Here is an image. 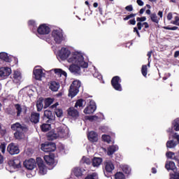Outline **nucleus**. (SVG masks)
Returning a JSON list of instances; mask_svg holds the SVG:
<instances>
[{"instance_id":"32","label":"nucleus","mask_w":179,"mask_h":179,"mask_svg":"<svg viewBox=\"0 0 179 179\" xmlns=\"http://www.w3.org/2000/svg\"><path fill=\"white\" fill-rule=\"evenodd\" d=\"M73 174L76 176V177H82L83 176V172L82 171V169L80 168H76L73 170Z\"/></svg>"},{"instance_id":"31","label":"nucleus","mask_w":179,"mask_h":179,"mask_svg":"<svg viewBox=\"0 0 179 179\" xmlns=\"http://www.w3.org/2000/svg\"><path fill=\"white\" fill-rule=\"evenodd\" d=\"M57 138H58V135L54 131H50L48 134V138L49 139V141H55Z\"/></svg>"},{"instance_id":"9","label":"nucleus","mask_w":179,"mask_h":179,"mask_svg":"<svg viewBox=\"0 0 179 179\" xmlns=\"http://www.w3.org/2000/svg\"><path fill=\"white\" fill-rule=\"evenodd\" d=\"M7 151L11 155H19L20 153V150L19 147L15 144V143H10L7 147Z\"/></svg>"},{"instance_id":"50","label":"nucleus","mask_w":179,"mask_h":179,"mask_svg":"<svg viewBox=\"0 0 179 179\" xmlns=\"http://www.w3.org/2000/svg\"><path fill=\"white\" fill-rule=\"evenodd\" d=\"M124 9L127 12H132L134 10V6H132V4H130L129 6H127Z\"/></svg>"},{"instance_id":"11","label":"nucleus","mask_w":179,"mask_h":179,"mask_svg":"<svg viewBox=\"0 0 179 179\" xmlns=\"http://www.w3.org/2000/svg\"><path fill=\"white\" fill-rule=\"evenodd\" d=\"M24 167L27 169V170H34L36 167V160L34 159H29V160H26L23 163Z\"/></svg>"},{"instance_id":"43","label":"nucleus","mask_w":179,"mask_h":179,"mask_svg":"<svg viewBox=\"0 0 179 179\" xmlns=\"http://www.w3.org/2000/svg\"><path fill=\"white\" fill-rule=\"evenodd\" d=\"M122 171L123 173H124V174H127V176H129V174H131V169L127 165L122 167Z\"/></svg>"},{"instance_id":"12","label":"nucleus","mask_w":179,"mask_h":179,"mask_svg":"<svg viewBox=\"0 0 179 179\" xmlns=\"http://www.w3.org/2000/svg\"><path fill=\"white\" fill-rule=\"evenodd\" d=\"M69 55H71V52L66 48H62L59 52V57L62 61H65Z\"/></svg>"},{"instance_id":"25","label":"nucleus","mask_w":179,"mask_h":179,"mask_svg":"<svg viewBox=\"0 0 179 179\" xmlns=\"http://www.w3.org/2000/svg\"><path fill=\"white\" fill-rule=\"evenodd\" d=\"M58 138H65L66 136V133L65 132V129L62 127H58L57 129V133Z\"/></svg>"},{"instance_id":"17","label":"nucleus","mask_w":179,"mask_h":179,"mask_svg":"<svg viewBox=\"0 0 179 179\" xmlns=\"http://www.w3.org/2000/svg\"><path fill=\"white\" fill-rule=\"evenodd\" d=\"M33 73L34 76V78L36 80H41V78H43L44 73H43V70L41 69H35L33 71Z\"/></svg>"},{"instance_id":"8","label":"nucleus","mask_w":179,"mask_h":179,"mask_svg":"<svg viewBox=\"0 0 179 179\" xmlns=\"http://www.w3.org/2000/svg\"><path fill=\"white\" fill-rule=\"evenodd\" d=\"M50 31L51 29L45 24H41L37 29V32L40 36H47Z\"/></svg>"},{"instance_id":"55","label":"nucleus","mask_w":179,"mask_h":179,"mask_svg":"<svg viewBox=\"0 0 179 179\" xmlns=\"http://www.w3.org/2000/svg\"><path fill=\"white\" fill-rule=\"evenodd\" d=\"M173 24H176V26H179V17L176 16L175 20L172 22Z\"/></svg>"},{"instance_id":"52","label":"nucleus","mask_w":179,"mask_h":179,"mask_svg":"<svg viewBox=\"0 0 179 179\" xmlns=\"http://www.w3.org/2000/svg\"><path fill=\"white\" fill-rule=\"evenodd\" d=\"M20 76V73L19 71H14L13 78L14 79H19V77Z\"/></svg>"},{"instance_id":"22","label":"nucleus","mask_w":179,"mask_h":179,"mask_svg":"<svg viewBox=\"0 0 179 179\" xmlns=\"http://www.w3.org/2000/svg\"><path fill=\"white\" fill-rule=\"evenodd\" d=\"M0 59L5 62H12V58H10V57L8 55V53L5 52H0Z\"/></svg>"},{"instance_id":"30","label":"nucleus","mask_w":179,"mask_h":179,"mask_svg":"<svg viewBox=\"0 0 179 179\" xmlns=\"http://www.w3.org/2000/svg\"><path fill=\"white\" fill-rule=\"evenodd\" d=\"M45 105H44V108H48L50 106L54 103V99L52 98H47L44 101Z\"/></svg>"},{"instance_id":"45","label":"nucleus","mask_w":179,"mask_h":179,"mask_svg":"<svg viewBox=\"0 0 179 179\" xmlns=\"http://www.w3.org/2000/svg\"><path fill=\"white\" fill-rule=\"evenodd\" d=\"M166 157H168V159H173V160L177 161V158L176 157H173V156H174V152L169 151L166 152Z\"/></svg>"},{"instance_id":"59","label":"nucleus","mask_w":179,"mask_h":179,"mask_svg":"<svg viewBox=\"0 0 179 179\" xmlns=\"http://www.w3.org/2000/svg\"><path fill=\"white\" fill-rule=\"evenodd\" d=\"M166 18L167 20H171V19H173V13H169Z\"/></svg>"},{"instance_id":"28","label":"nucleus","mask_w":179,"mask_h":179,"mask_svg":"<svg viewBox=\"0 0 179 179\" xmlns=\"http://www.w3.org/2000/svg\"><path fill=\"white\" fill-rule=\"evenodd\" d=\"M12 166L14 169H20V167H22V162H20V159H15L13 160Z\"/></svg>"},{"instance_id":"60","label":"nucleus","mask_w":179,"mask_h":179,"mask_svg":"<svg viewBox=\"0 0 179 179\" xmlns=\"http://www.w3.org/2000/svg\"><path fill=\"white\" fill-rule=\"evenodd\" d=\"M145 10H146V6L142 8L139 10L140 15H143V13L145 12Z\"/></svg>"},{"instance_id":"64","label":"nucleus","mask_w":179,"mask_h":179,"mask_svg":"<svg viewBox=\"0 0 179 179\" xmlns=\"http://www.w3.org/2000/svg\"><path fill=\"white\" fill-rule=\"evenodd\" d=\"M3 163V156L0 153V164Z\"/></svg>"},{"instance_id":"54","label":"nucleus","mask_w":179,"mask_h":179,"mask_svg":"<svg viewBox=\"0 0 179 179\" xmlns=\"http://www.w3.org/2000/svg\"><path fill=\"white\" fill-rule=\"evenodd\" d=\"M28 26H32V27H36V21L30 20L28 21Z\"/></svg>"},{"instance_id":"47","label":"nucleus","mask_w":179,"mask_h":179,"mask_svg":"<svg viewBox=\"0 0 179 179\" xmlns=\"http://www.w3.org/2000/svg\"><path fill=\"white\" fill-rule=\"evenodd\" d=\"M136 16V13H131L130 15H127L125 17L123 18V20L127 21L129 20V19H132L133 17H135Z\"/></svg>"},{"instance_id":"34","label":"nucleus","mask_w":179,"mask_h":179,"mask_svg":"<svg viewBox=\"0 0 179 179\" xmlns=\"http://www.w3.org/2000/svg\"><path fill=\"white\" fill-rule=\"evenodd\" d=\"M177 146V143L174 142V140L168 141L166 142V148L169 149H172V148H176Z\"/></svg>"},{"instance_id":"36","label":"nucleus","mask_w":179,"mask_h":179,"mask_svg":"<svg viewBox=\"0 0 179 179\" xmlns=\"http://www.w3.org/2000/svg\"><path fill=\"white\" fill-rule=\"evenodd\" d=\"M55 114L58 118H61L64 115V111L61 108L55 109Z\"/></svg>"},{"instance_id":"29","label":"nucleus","mask_w":179,"mask_h":179,"mask_svg":"<svg viewBox=\"0 0 179 179\" xmlns=\"http://www.w3.org/2000/svg\"><path fill=\"white\" fill-rule=\"evenodd\" d=\"M44 101V99H39L37 101H36V108H37V111L40 112L41 111V110H43L44 105L43 104V102Z\"/></svg>"},{"instance_id":"46","label":"nucleus","mask_w":179,"mask_h":179,"mask_svg":"<svg viewBox=\"0 0 179 179\" xmlns=\"http://www.w3.org/2000/svg\"><path fill=\"white\" fill-rule=\"evenodd\" d=\"M83 163H85V164H92V160L90 159V158L86 157H83L82 158Z\"/></svg>"},{"instance_id":"48","label":"nucleus","mask_w":179,"mask_h":179,"mask_svg":"<svg viewBox=\"0 0 179 179\" xmlns=\"http://www.w3.org/2000/svg\"><path fill=\"white\" fill-rule=\"evenodd\" d=\"M0 150L1 151V152L5 153L6 150V143H3L1 144Z\"/></svg>"},{"instance_id":"57","label":"nucleus","mask_w":179,"mask_h":179,"mask_svg":"<svg viewBox=\"0 0 179 179\" xmlns=\"http://www.w3.org/2000/svg\"><path fill=\"white\" fill-rule=\"evenodd\" d=\"M136 3L138 6H143L145 5V3L142 0H136Z\"/></svg>"},{"instance_id":"37","label":"nucleus","mask_w":179,"mask_h":179,"mask_svg":"<svg viewBox=\"0 0 179 179\" xmlns=\"http://www.w3.org/2000/svg\"><path fill=\"white\" fill-rule=\"evenodd\" d=\"M173 129L176 131H179V118L176 119L173 122Z\"/></svg>"},{"instance_id":"23","label":"nucleus","mask_w":179,"mask_h":179,"mask_svg":"<svg viewBox=\"0 0 179 179\" xmlns=\"http://www.w3.org/2000/svg\"><path fill=\"white\" fill-rule=\"evenodd\" d=\"M165 168L168 171H170V170H172V171H175L177 170V167L176 166V164L174 162L170 161L169 162H166L165 164Z\"/></svg>"},{"instance_id":"39","label":"nucleus","mask_w":179,"mask_h":179,"mask_svg":"<svg viewBox=\"0 0 179 179\" xmlns=\"http://www.w3.org/2000/svg\"><path fill=\"white\" fill-rule=\"evenodd\" d=\"M98 178V176H97V173L94 172L91 174H88L85 179H97Z\"/></svg>"},{"instance_id":"58","label":"nucleus","mask_w":179,"mask_h":179,"mask_svg":"<svg viewBox=\"0 0 179 179\" xmlns=\"http://www.w3.org/2000/svg\"><path fill=\"white\" fill-rule=\"evenodd\" d=\"M59 104L58 103V102H57V103H55V104L52 105V106L50 107V110H54V108H55V110H56L57 106H59Z\"/></svg>"},{"instance_id":"40","label":"nucleus","mask_w":179,"mask_h":179,"mask_svg":"<svg viewBox=\"0 0 179 179\" xmlns=\"http://www.w3.org/2000/svg\"><path fill=\"white\" fill-rule=\"evenodd\" d=\"M150 17V20H152V22H153V23H159V20H160V19L157 18V15L155 13L151 14Z\"/></svg>"},{"instance_id":"21","label":"nucleus","mask_w":179,"mask_h":179,"mask_svg":"<svg viewBox=\"0 0 179 179\" xmlns=\"http://www.w3.org/2000/svg\"><path fill=\"white\" fill-rule=\"evenodd\" d=\"M103 163V158L95 157L92 159V165L93 167H99Z\"/></svg>"},{"instance_id":"56","label":"nucleus","mask_w":179,"mask_h":179,"mask_svg":"<svg viewBox=\"0 0 179 179\" xmlns=\"http://www.w3.org/2000/svg\"><path fill=\"white\" fill-rule=\"evenodd\" d=\"M128 24H132L133 26H135L136 24V21L135 20V18L129 20Z\"/></svg>"},{"instance_id":"42","label":"nucleus","mask_w":179,"mask_h":179,"mask_svg":"<svg viewBox=\"0 0 179 179\" xmlns=\"http://www.w3.org/2000/svg\"><path fill=\"white\" fill-rule=\"evenodd\" d=\"M115 179H125V175L122 172H117L115 174Z\"/></svg>"},{"instance_id":"20","label":"nucleus","mask_w":179,"mask_h":179,"mask_svg":"<svg viewBox=\"0 0 179 179\" xmlns=\"http://www.w3.org/2000/svg\"><path fill=\"white\" fill-rule=\"evenodd\" d=\"M114 164H113L111 161L105 162L106 173H113V170H114Z\"/></svg>"},{"instance_id":"53","label":"nucleus","mask_w":179,"mask_h":179,"mask_svg":"<svg viewBox=\"0 0 179 179\" xmlns=\"http://www.w3.org/2000/svg\"><path fill=\"white\" fill-rule=\"evenodd\" d=\"M146 20V17H137L136 21L138 22V23H142V22H145Z\"/></svg>"},{"instance_id":"3","label":"nucleus","mask_w":179,"mask_h":179,"mask_svg":"<svg viewBox=\"0 0 179 179\" xmlns=\"http://www.w3.org/2000/svg\"><path fill=\"white\" fill-rule=\"evenodd\" d=\"M44 118H46L47 120L45 123H43L40 128L42 132H48L51 129V124L55 122V114L52 113V111L46 110L44 111L43 114Z\"/></svg>"},{"instance_id":"14","label":"nucleus","mask_w":179,"mask_h":179,"mask_svg":"<svg viewBox=\"0 0 179 179\" xmlns=\"http://www.w3.org/2000/svg\"><path fill=\"white\" fill-rule=\"evenodd\" d=\"M12 73V69L9 67L0 68V76L1 78H8L9 75Z\"/></svg>"},{"instance_id":"4","label":"nucleus","mask_w":179,"mask_h":179,"mask_svg":"<svg viewBox=\"0 0 179 179\" xmlns=\"http://www.w3.org/2000/svg\"><path fill=\"white\" fill-rule=\"evenodd\" d=\"M80 82L78 80H76L72 83L69 90V97H75V96L79 93V88L80 87Z\"/></svg>"},{"instance_id":"18","label":"nucleus","mask_w":179,"mask_h":179,"mask_svg":"<svg viewBox=\"0 0 179 179\" xmlns=\"http://www.w3.org/2000/svg\"><path fill=\"white\" fill-rule=\"evenodd\" d=\"M96 104H90L84 109L85 114H93L96 111Z\"/></svg>"},{"instance_id":"63","label":"nucleus","mask_w":179,"mask_h":179,"mask_svg":"<svg viewBox=\"0 0 179 179\" xmlns=\"http://www.w3.org/2000/svg\"><path fill=\"white\" fill-rule=\"evenodd\" d=\"M98 10H99L100 15H103V7L99 6Z\"/></svg>"},{"instance_id":"27","label":"nucleus","mask_w":179,"mask_h":179,"mask_svg":"<svg viewBox=\"0 0 179 179\" xmlns=\"http://www.w3.org/2000/svg\"><path fill=\"white\" fill-rule=\"evenodd\" d=\"M118 150V148L115 145H111L108 148V156H112V155H114L115 152Z\"/></svg>"},{"instance_id":"38","label":"nucleus","mask_w":179,"mask_h":179,"mask_svg":"<svg viewBox=\"0 0 179 179\" xmlns=\"http://www.w3.org/2000/svg\"><path fill=\"white\" fill-rule=\"evenodd\" d=\"M101 138L103 142H107V143H110V142H111V136L109 135L103 134Z\"/></svg>"},{"instance_id":"5","label":"nucleus","mask_w":179,"mask_h":179,"mask_svg":"<svg viewBox=\"0 0 179 179\" xmlns=\"http://www.w3.org/2000/svg\"><path fill=\"white\" fill-rule=\"evenodd\" d=\"M41 149L45 153H51V152L57 150V145L55 143H45L41 144Z\"/></svg>"},{"instance_id":"61","label":"nucleus","mask_w":179,"mask_h":179,"mask_svg":"<svg viewBox=\"0 0 179 179\" xmlns=\"http://www.w3.org/2000/svg\"><path fill=\"white\" fill-rule=\"evenodd\" d=\"M173 139H176L178 142H179V135L177 134V133H176L173 136Z\"/></svg>"},{"instance_id":"16","label":"nucleus","mask_w":179,"mask_h":179,"mask_svg":"<svg viewBox=\"0 0 179 179\" xmlns=\"http://www.w3.org/2000/svg\"><path fill=\"white\" fill-rule=\"evenodd\" d=\"M68 115L70 117H72V118H74V120H76V118H78V117H79V112L78 111V110L75 109V108L73 107H70L68 110Z\"/></svg>"},{"instance_id":"7","label":"nucleus","mask_w":179,"mask_h":179,"mask_svg":"<svg viewBox=\"0 0 179 179\" xmlns=\"http://www.w3.org/2000/svg\"><path fill=\"white\" fill-rule=\"evenodd\" d=\"M112 87L117 92H122V87L121 86V78L118 76H114L110 82Z\"/></svg>"},{"instance_id":"15","label":"nucleus","mask_w":179,"mask_h":179,"mask_svg":"<svg viewBox=\"0 0 179 179\" xmlns=\"http://www.w3.org/2000/svg\"><path fill=\"white\" fill-rule=\"evenodd\" d=\"M54 157V155L44 156V160L48 166H54V164H55V159Z\"/></svg>"},{"instance_id":"19","label":"nucleus","mask_w":179,"mask_h":179,"mask_svg":"<svg viewBox=\"0 0 179 179\" xmlns=\"http://www.w3.org/2000/svg\"><path fill=\"white\" fill-rule=\"evenodd\" d=\"M87 138L90 142H97V141H99L97 133L93 131L88 134Z\"/></svg>"},{"instance_id":"44","label":"nucleus","mask_w":179,"mask_h":179,"mask_svg":"<svg viewBox=\"0 0 179 179\" xmlns=\"http://www.w3.org/2000/svg\"><path fill=\"white\" fill-rule=\"evenodd\" d=\"M83 101H85V100H83V99L77 100L75 104V107H83Z\"/></svg>"},{"instance_id":"41","label":"nucleus","mask_w":179,"mask_h":179,"mask_svg":"<svg viewBox=\"0 0 179 179\" xmlns=\"http://www.w3.org/2000/svg\"><path fill=\"white\" fill-rule=\"evenodd\" d=\"M141 73H142L143 76L146 78V76L148 75V66H146V65H143L142 66Z\"/></svg>"},{"instance_id":"51","label":"nucleus","mask_w":179,"mask_h":179,"mask_svg":"<svg viewBox=\"0 0 179 179\" xmlns=\"http://www.w3.org/2000/svg\"><path fill=\"white\" fill-rule=\"evenodd\" d=\"M97 118L98 117L96 115L86 117V120H89V121H94V120H97Z\"/></svg>"},{"instance_id":"6","label":"nucleus","mask_w":179,"mask_h":179,"mask_svg":"<svg viewBox=\"0 0 179 179\" xmlns=\"http://www.w3.org/2000/svg\"><path fill=\"white\" fill-rule=\"evenodd\" d=\"M52 37L54 38L56 44H61L64 41V34L59 29H55L52 31Z\"/></svg>"},{"instance_id":"33","label":"nucleus","mask_w":179,"mask_h":179,"mask_svg":"<svg viewBox=\"0 0 179 179\" xmlns=\"http://www.w3.org/2000/svg\"><path fill=\"white\" fill-rule=\"evenodd\" d=\"M55 73H56V75H57L58 76H66V72L64 71L62 69H55L54 70Z\"/></svg>"},{"instance_id":"35","label":"nucleus","mask_w":179,"mask_h":179,"mask_svg":"<svg viewBox=\"0 0 179 179\" xmlns=\"http://www.w3.org/2000/svg\"><path fill=\"white\" fill-rule=\"evenodd\" d=\"M145 27V29H149V24L148 22H137V27L138 30H142V27Z\"/></svg>"},{"instance_id":"24","label":"nucleus","mask_w":179,"mask_h":179,"mask_svg":"<svg viewBox=\"0 0 179 179\" xmlns=\"http://www.w3.org/2000/svg\"><path fill=\"white\" fill-rule=\"evenodd\" d=\"M59 87V83L57 81H51L49 89H50L52 92H58Z\"/></svg>"},{"instance_id":"1","label":"nucleus","mask_w":179,"mask_h":179,"mask_svg":"<svg viewBox=\"0 0 179 179\" xmlns=\"http://www.w3.org/2000/svg\"><path fill=\"white\" fill-rule=\"evenodd\" d=\"M68 62L73 64L69 66V71L74 75L80 74V68H87L89 63L85 62V57L80 53H73L68 59Z\"/></svg>"},{"instance_id":"62","label":"nucleus","mask_w":179,"mask_h":179,"mask_svg":"<svg viewBox=\"0 0 179 179\" xmlns=\"http://www.w3.org/2000/svg\"><path fill=\"white\" fill-rule=\"evenodd\" d=\"M173 57H174V58H178V57H179V50H177V51L175 52Z\"/></svg>"},{"instance_id":"26","label":"nucleus","mask_w":179,"mask_h":179,"mask_svg":"<svg viewBox=\"0 0 179 179\" xmlns=\"http://www.w3.org/2000/svg\"><path fill=\"white\" fill-rule=\"evenodd\" d=\"M14 107L16 110L17 117H20L23 111V109L22 108V106L20 105V103H15L14 104Z\"/></svg>"},{"instance_id":"49","label":"nucleus","mask_w":179,"mask_h":179,"mask_svg":"<svg viewBox=\"0 0 179 179\" xmlns=\"http://www.w3.org/2000/svg\"><path fill=\"white\" fill-rule=\"evenodd\" d=\"M163 29H164L165 30H178V27H170L169 26L168 27H163Z\"/></svg>"},{"instance_id":"10","label":"nucleus","mask_w":179,"mask_h":179,"mask_svg":"<svg viewBox=\"0 0 179 179\" xmlns=\"http://www.w3.org/2000/svg\"><path fill=\"white\" fill-rule=\"evenodd\" d=\"M36 163L39 169V173L43 176H44V174H46L47 166H45V164H44V161H43V159H41V157H37Z\"/></svg>"},{"instance_id":"13","label":"nucleus","mask_w":179,"mask_h":179,"mask_svg":"<svg viewBox=\"0 0 179 179\" xmlns=\"http://www.w3.org/2000/svg\"><path fill=\"white\" fill-rule=\"evenodd\" d=\"M29 121L32 122V124H38V122H40V113L32 112L29 116Z\"/></svg>"},{"instance_id":"2","label":"nucleus","mask_w":179,"mask_h":179,"mask_svg":"<svg viewBox=\"0 0 179 179\" xmlns=\"http://www.w3.org/2000/svg\"><path fill=\"white\" fill-rule=\"evenodd\" d=\"M12 131H15L14 133V138L20 141L24 139V133L29 131L27 126L24 124H20V122H15L10 127Z\"/></svg>"}]
</instances>
